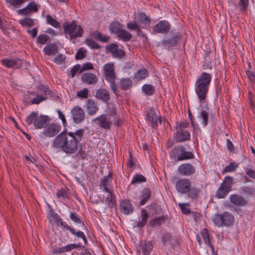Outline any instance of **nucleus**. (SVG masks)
Segmentation results:
<instances>
[{
    "label": "nucleus",
    "mask_w": 255,
    "mask_h": 255,
    "mask_svg": "<svg viewBox=\"0 0 255 255\" xmlns=\"http://www.w3.org/2000/svg\"><path fill=\"white\" fill-rule=\"evenodd\" d=\"M52 146L69 154L75 153L78 150L76 142L69 137L66 130L63 131L56 136L53 141Z\"/></svg>",
    "instance_id": "1"
},
{
    "label": "nucleus",
    "mask_w": 255,
    "mask_h": 255,
    "mask_svg": "<svg viewBox=\"0 0 255 255\" xmlns=\"http://www.w3.org/2000/svg\"><path fill=\"white\" fill-rule=\"evenodd\" d=\"M211 80V74L203 72L195 83V91L201 105L206 102Z\"/></svg>",
    "instance_id": "2"
},
{
    "label": "nucleus",
    "mask_w": 255,
    "mask_h": 255,
    "mask_svg": "<svg viewBox=\"0 0 255 255\" xmlns=\"http://www.w3.org/2000/svg\"><path fill=\"white\" fill-rule=\"evenodd\" d=\"M50 121V119L48 116L45 115L38 116L36 112H33L27 117L25 122L29 126L33 125L36 129H41L45 128Z\"/></svg>",
    "instance_id": "3"
},
{
    "label": "nucleus",
    "mask_w": 255,
    "mask_h": 255,
    "mask_svg": "<svg viewBox=\"0 0 255 255\" xmlns=\"http://www.w3.org/2000/svg\"><path fill=\"white\" fill-rule=\"evenodd\" d=\"M103 70L106 80L110 83L111 89L113 92L117 94L118 86L116 83V75L114 64L109 63L105 64L103 67Z\"/></svg>",
    "instance_id": "4"
},
{
    "label": "nucleus",
    "mask_w": 255,
    "mask_h": 255,
    "mask_svg": "<svg viewBox=\"0 0 255 255\" xmlns=\"http://www.w3.org/2000/svg\"><path fill=\"white\" fill-rule=\"evenodd\" d=\"M234 216L229 212H224L222 214H216L213 218L214 224L218 227H228L234 222Z\"/></svg>",
    "instance_id": "5"
},
{
    "label": "nucleus",
    "mask_w": 255,
    "mask_h": 255,
    "mask_svg": "<svg viewBox=\"0 0 255 255\" xmlns=\"http://www.w3.org/2000/svg\"><path fill=\"white\" fill-rule=\"evenodd\" d=\"M63 26L64 31L65 33L69 34L71 39L82 36L84 32L81 26L78 25L75 20H73L71 23L65 22Z\"/></svg>",
    "instance_id": "6"
},
{
    "label": "nucleus",
    "mask_w": 255,
    "mask_h": 255,
    "mask_svg": "<svg viewBox=\"0 0 255 255\" xmlns=\"http://www.w3.org/2000/svg\"><path fill=\"white\" fill-rule=\"evenodd\" d=\"M107 53H111L114 58L122 59L126 55L124 50L119 48V46L114 43H111L107 45L105 48Z\"/></svg>",
    "instance_id": "7"
},
{
    "label": "nucleus",
    "mask_w": 255,
    "mask_h": 255,
    "mask_svg": "<svg viewBox=\"0 0 255 255\" xmlns=\"http://www.w3.org/2000/svg\"><path fill=\"white\" fill-rule=\"evenodd\" d=\"M175 186L178 193L186 194L188 189L191 186V181L188 178L179 179L176 181Z\"/></svg>",
    "instance_id": "8"
},
{
    "label": "nucleus",
    "mask_w": 255,
    "mask_h": 255,
    "mask_svg": "<svg viewBox=\"0 0 255 255\" xmlns=\"http://www.w3.org/2000/svg\"><path fill=\"white\" fill-rule=\"evenodd\" d=\"M177 172L180 175L190 176L195 173L196 168L194 165L189 163H184L178 167Z\"/></svg>",
    "instance_id": "9"
},
{
    "label": "nucleus",
    "mask_w": 255,
    "mask_h": 255,
    "mask_svg": "<svg viewBox=\"0 0 255 255\" xmlns=\"http://www.w3.org/2000/svg\"><path fill=\"white\" fill-rule=\"evenodd\" d=\"M94 122L97 125L104 129H110L112 124L110 115L106 114L97 117L94 120Z\"/></svg>",
    "instance_id": "10"
},
{
    "label": "nucleus",
    "mask_w": 255,
    "mask_h": 255,
    "mask_svg": "<svg viewBox=\"0 0 255 255\" xmlns=\"http://www.w3.org/2000/svg\"><path fill=\"white\" fill-rule=\"evenodd\" d=\"M61 126L56 123L47 124L43 131V134L46 137H52L55 136L60 130Z\"/></svg>",
    "instance_id": "11"
},
{
    "label": "nucleus",
    "mask_w": 255,
    "mask_h": 255,
    "mask_svg": "<svg viewBox=\"0 0 255 255\" xmlns=\"http://www.w3.org/2000/svg\"><path fill=\"white\" fill-rule=\"evenodd\" d=\"M71 114L74 122L76 124L82 123L85 118V114L84 110L78 106L73 108L71 110Z\"/></svg>",
    "instance_id": "12"
},
{
    "label": "nucleus",
    "mask_w": 255,
    "mask_h": 255,
    "mask_svg": "<svg viewBox=\"0 0 255 255\" xmlns=\"http://www.w3.org/2000/svg\"><path fill=\"white\" fill-rule=\"evenodd\" d=\"M170 29V24L165 20H161L158 22L152 28L153 32L155 33H165Z\"/></svg>",
    "instance_id": "13"
},
{
    "label": "nucleus",
    "mask_w": 255,
    "mask_h": 255,
    "mask_svg": "<svg viewBox=\"0 0 255 255\" xmlns=\"http://www.w3.org/2000/svg\"><path fill=\"white\" fill-rule=\"evenodd\" d=\"M182 37L180 33L176 32L170 38L167 40H164L161 42V45L165 48H170L175 46L179 42Z\"/></svg>",
    "instance_id": "14"
},
{
    "label": "nucleus",
    "mask_w": 255,
    "mask_h": 255,
    "mask_svg": "<svg viewBox=\"0 0 255 255\" xmlns=\"http://www.w3.org/2000/svg\"><path fill=\"white\" fill-rule=\"evenodd\" d=\"M174 138L177 142L189 140L190 139V133L187 130L176 129V132L174 135Z\"/></svg>",
    "instance_id": "15"
},
{
    "label": "nucleus",
    "mask_w": 255,
    "mask_h": 255,
    "mask_svg": "<svg viewBox=\"0 0 255 255\" xmlns=\"http://www.w3.org/2000/svg\"><path fill=\"white\" fill-rule=\"evenodd\" d=\"M1 63L7 68H19L22 65V61L17 58L2 59Z\"/></svg>",
    "instance_id": "16"
},
{
    "label": "nucleus",
    "mask_w": 255,
    "mask_h": 255,
    "mask_svg": "<svg viewBox=\"0 0 255 255\" xmlns=\"http://www.w3.org/2000/svg\"><path fill=\"white\" fill-rule=\"evenodd\" d=\"M120 210L125 215H128L133 211V207L130 202L127 200H122L120 202Z\"/></svg>",
    "instance_id": "17"
},
{
    "label": "nucleus",
    "mask_w": 255,
    "mask_h": 255,
    "mask_svg": "<svg viewBox=\"0 0 255 255\" xmlns=\"http://www.w3.org/2000/svg\"><path fill=\"white\" fill-rule=\"evenodd\" d=\"M69 137L72 140L76 142V145L78 146V143L82 140L84 136V130L82 128H80L75 132H67Z\"/></svg>",
    "instance_id": "18"
},
{
    "label": "nucleus",
    "mask_w": 255,
    "mask_h": 255,
    "mask_svg": "<svg viewBox=\"0 0 255 255\" xmlns=\"http://www.w3.org/2000/svg\"><path fill=\"white\" fill-rule=\"evenodd\" d=\"M96 97L105 103H108L110 99L109 92L105 88H99L96 91Z\"/></svg>",
    "instance_id": "19"
},
{
    "label": "nucleus",
    "mask_w": 255,
    "mask_h": 255,
    "mask_svg": "<svg viewBox=\"0 0 255 255\" xmlns=\"http://www.w3.org/2000/svg\"><path fill=\"white\" fill-rule=\"evenodd\" d=\"M85 108L88 114L90 116L94 115L99 110L97 103L92 99H88L87 101Z\"/></svg>",
    "instance_id": "20"
},
{
    "label": "nucleus",
    "mask_w": 255,
    "mask_h": 255,
    "mask_svg": "<svg viewBox=\"0 0 255 255\" xmlns=\"http://www.w3.org/2000/svg\"><path fill=\"white\" fill-rule=\"evenodd\" d=\"M82 81L89 85H94L98 82L97 76L91 73H83L81 76Z\"/></svg>",
    "instance_id": "21"
},
{
    "label": "nucleus",
    "mask_w": 255,
    "mask_h": 255,
    "mask_svg": "<svg viewBox=\"0 0 255 255\" xmlns=\"http://www.w3.org/2000/svg\"><path fill=\"white\" fill-rule=\"evenodd\" d=\"M230 199L231 202L236 206H245L248 204V202L244 198L236 194L231 195Z\"/></svg>",
    "instance_id": "22"
},
{
    "label": "nucleus",
    "mask_w": 255,
    "mask_h": 255,
    "mask_svg": "<svg viewBox=\"0 0 255 255\" xmlns=\"http://www.w3.org/2000/svg\"><path fill=\"white\" fill-rule=\"evenodd\" d=\"M161 240L164 246L170 244L173 247L178 244L177 239L173 238L172 236L169 233L163 234Z\"/></svg>",
    "instance_id": "23"
},
{
    "label": "nucleus",
    "mask_w": 255,
    "mask_h": 255,
    "mask_svg": "<svg viewBox=\"0 0 255 255\" xmlns=\"http://www.w3.org/2000/svg\"><path fill=\"white\" fill-rule=\"evenodd\" d=\"M147 115L148 120L152 124V127L153 128H156L157 127L158 123L161 124V119L158 117L154 110H150L147 112Z\"/></svg>",
    "instance_id": "24"
},
{
    "label": "nucleus",
    "mask_w": 255,
    "mask_h": 255,
    "mask_svg": "<svg viewBox=\"0 0 255 255\" xmlns=\"http://www.w3.org/2000/svg\"><path fill=\"white\" fill-rule=\"evenodd\" d=\"M112 182V173L109 172L108 175L104 177L100 180V186L103 188V190L107 192H110L108 186Z\"/></svg>",
    "instance_id": "25"
},
{
    "label": "nucleus",
    "mask_w": 255,
    "mask_h": 255,
    "mask_svg": "<svg viewBox=\"0 0 255 255\" xmlns=\"http://www.w3.org/2000/svg\"><path fill=\"white\" fill-rule=\"evenodd\" d=\"M201 192V190L199 188L193 187H189L187 192V197L192 199H197L199 197Z\"/></svg>",
    "instance_id": "26"
},
{
    "label": "nucleus",
    "mask_w": 255,
    "mask_h": 255,
    "mask_svg": "<svg viewBox=\"0 0 255 255\" xmlns=\"http://www.w3.org/2000/svg\"><path fill=\"white\" fill-rule=\"evenodd\" d=\"M58 47L54 43L48 44L43 49L44 53L48 56L54 55L58 51Z\"/></svg>",
    "instance_id": "27"
},
{
    "label": "nucleus",
    "mask_w": 255,
    "mask_h": 255,
    "mask_svg": "<svg viewBox=\"0 0 255 255\" xmlns=\"http://www.w3.org/2000/svg\"><path fill=\"white\" fill-rule=\"evenodd\" d=\"M151 196V191L149 188H144L142 191L141 195L140 196V205L142 206L148 200Z\"/></svg>",
    "instance_id": "28"
},
{
    "label": "nucleus",
    "mask_w": 255,
    "mask_h": 255,
    "mask_svg": "<svg viewBox=\"0 0 255 255\" xmlns=\"http://www.w3.org/2000/svg\"><path fill=\"white\" fill-rule=\"evenodd\" d=\"M139 248L144 255H148L153 249V245L150 242H141Z\"/></svg>",
    "instance_id": "29"
},
{
    "label": "nucleus",
    "mask_w": 255,
    "mask_h": 255,
    "mask_svg": "<svg viewBox=\"0 0 255 255\" xmlns=\"http://www.w3.org/2000/svg\"><path fill=\"white\" fill-rule=\"evenodd\" d=\"M141 217L142 220L141 221H139L137 224V227L138 228L143 227L146 225L147 219L149 218L148 212L145 209H142L141 212Z\"/></svg>",
    "instance_id": "30"
},
{
    "label": "nucleus",
    "mask_w": 255,
    "mask_h": 255,
    "mask_svg": "<svg viewBox=\"0 0 255 255\" xmlns=\"http://www.w3.org/2000/svg\"><path fill=\"white\" fill-rule=\"evenodd\" d=\"M233 183V178L231 176H227L225 177L224 180L221 184L220 186L230 192L231 190Z\"/></svg>",
    "instance_id": "31"
},
{
    "label": "nucleus",
    "mask_w": 255,
    "mask_h": 255,
    "mask_svg": "<svg viewBox=\"0 0 255 255\" xmlns=\"http://www.w3.org/2000/svg\"><path fill=\"white\" fill-rule=\"evenodd\" d=\"M93 36L97 40L103 42H108L110 40V37L107 35L96 31L93 32Z\"/></svg>",
    "instance_id": "32"
},
{
    "label": "nucleus",
    "mask_w": 255,
    "mask_h": 255,
    "mask_svg": "<svg viewBox=\"0 0 255 255\" xmlns=\"http://www.w3.org/2000/svg\"><path fill=\"white\" fill-rule=\"evenodd\" d=\"M182 146H177L171 151V156L173 157L175 161H179V158L181 155L182 151H183Z\"/></svg>",
    "instance_id": "33"
},
{
    "label": "nucleus",
    "mask_w": 255,
    "mask_h": 255,
    "mask_svg": "<svg viewBox=\"0 0 255 255\" xmlns=\"http://www.w3.org/2000/svg\"><path fill=\"white\" fill-rule=\"evenodd\" d=\"M117 35L118 37L124 41H129L132 37V35L130 33L123 29L120 30Z\"/></svg>",
    "instance_id": "34"
},
{
    "label": "nucleus",
    "mask_w": 255,
    "mask_h": 255,
    "mask_svg": "<svg viewBox=\"0 0 255 255\" xmlns=\"http://www.w3.org/2000/svg\"><path fill=\"white\" fill-rule=\"evenodd\" d=\"M183 150L181 153V155L179 158V161L191 159L194 157L193 153L190 151H186L185 148L183 146Z\"/></svg>",
    "instance_id": "35"
},
{
    "label": "nucleus",
    "mask_w": 255,
    "mask_h": 255,
    "mask_svg": "<svg viewBox=\"0 0 255 255\" xmlns=\"http://www.w3.org/2000/svg\"><path fill=\"white\" fill-rule=\"evenodd\" d=\"M142 90L146 95L151 96L154 93L155 88L151 85L144 84L142 87Z\"/></svg>",
    "instance_id": "36"
},
{
    "label": "nucleus",
    "mask_w": 255,
    "mask_h": 255,
    "mask_svg": "<svg viewBox=\"0 0 255 255\" xmlns=\"http://www.w3.org/2000/svg\"><path fill=\"white\" fill-rule=\"evenodd\" d=\"M148 76V71L146 69L139 70L134 75V78L137 80L145 79Z\"/></svg>",
    "instance_id": "37"
},
{
    "label": "nucleus",
    "mask_w": 255,
    "mask_h": 255,
    "mask_svg": "<svg viewBox=\"0 0 255 255\" xmlns=\"http://www.w3.org/2000/svg\"><path fill=\"white\" fill-rule=\"evenodd\" d=\"M249 0H240L238 7L242 13L247 11L249 6Z\"/></svg>",
    "instance_id": "38"
},
{
    "label": "nucleus",
    "mask_w": 255,
    "mask_h": 255,
    "mask_svg": "<svg viewBox=\"0 0 255 255\" xmlns=\"http://www.w3.org/2000/svg\"><path fill=\"white\" fill-rule=\"evenodd\" d=\"M19 23L24 27H32L34 25L33 20L29 17L20 19Z\"/></svg>",
    "instance_id": "39"
},
{
    "label": "nucleus",
    "mask_w": 255,
    "mask_h": 255,
    "mask_svg": "<svg viewBox=\"0 0 255 255\" xmlns=\"http://www.w3.org/2000/svg\"><path fill=\"white\" fill-rule=\"evenodd\" d=\"M109 29L112 32L117 34L122 28L120 23L118 22H114L111 24Z\"/></svg>",
    "instance_id": "40"
},
{
    "label": "nucleus",
    "mask_w": 255,
    "mask_h": 255,
    "mask_svg": "<svg viewBox=\"0 0 255 255\" xmlns=\"http://www.w3.org/2000/svg\"><path fill=\"white\" fill-rule=\"evenodd\" d=\"M201 234L205 243L208 245L209 247L211 248V249L212 250V251H214V248L213 246L210 243L209 234L207 230L205 229H204L202 231Z\"/></svg>",
    "instance_id": "41"
},
{
    "label": "nucleus",
    "mask_w": 255,
    "mask_h": 255,
    "mask_svg": "<svg viewBox=\"0 0 255 255\" xmlns=\"http://www.w3.org/2000/svg\"><path fill=\"white\" fill-rule=\"evenodd\" d=\"M146 181V179L143 175L136 174L133 176L132 180H131V184H134L137 183H140L141 182H145Z\"/></svg>",
    "instance_id": "42"
},
{
    "label": "nucleus",
    "mask_w": 255,
    "mask_h": 255,
    "mask_svg": "<svg viewBox=\"0 0 255 255\" xmlns=\"http://www.w3.org/2000/svg\"><path fill=\"white\" fill-rule=\"evenodd\" d=\"M229 192L227 190L220 186L219 188L216 192L215 196L219 199L224 198Z\"/></svg>",
    "instance_id": "43"
},
{
    "label": "nucleus",
    "mask_w": 255,
    "mask_h": 255,
    "mask_svg": "<svg viewBox=\"0 0 255 255\" xmlns=\"http://www.w3.org/2000/svg\"><path fill=\"white\" fill-rule=\"evenodd\" d=\"M164 221L163 217H159L156 218L151 219L149 221V225L151 227L155 226H160Z\"/></svg>",
    "instance_id": "44"
},
{
    "label": "nucleus",
    "mask_w": 255,
    "mask_h": 255,
    "mask_svg": "<svg viewBox=\"0 0 255 255\" xmlns=\"http://www.w3.org/2000/svg\"><path fill=\"white\" fill-rule=\"evenodd\" d=\"M132 85V81L128 78L123 79L121 80L120 86L123 90H127Z\"/></svg>",
    "instance_id": "45"
},
{
    "label": "nucleus",
    "mask_w": 255,
    "mask_h": 255,
    "mask_svg": "<svg viewBox=\"0 0 255 255\" xmlns=\"http://www.w3.org/2000/svg\"><path fill=\"white\" fill-rule=\"evenodd\" d=\"M46 21L47 23L51 25L55 28H59L60 27V23L56 19H54L50 15L48 14L46 16Z\"/></svg>",
    "instance_id": "46"
},
{
    "label": "nucleus",
    "mask_w": 255,
    "mask_h": 255,
    "mask_svg": "<svg viewBox=\"0 0 255 255\" xmlns=\"http://www.w3.org/2000/svg\"><path fill=\"white\" fill-rule=\"evenodd\" d=\"M108 193L109 194L105 199V202L107 204L109 207L113 208L114 205V198L113 193L111 190H110V192Z\"/></svg>",
    "instance_id": "47"
},
{
    "label": "nucleus",
    "mask_w": 255,
    "mask_h": 255,
    "mask_svg": "<svg viewBox=\"0 0 255 255\" xmlns=\"http://www.w3.org/2000/svg\"><path fill=\"white\" fill-rule=\"evenodd\" d=\"M178 205L184 214L188 215L191 212L189 203H179Z\"/></svg>",
    "instance_id": "48"
},
{
    "label": "nucleus",
    "mask_w": 255,
    "mask_h": 255,
    "mask_svg": "<svg viewBox=\"0 0 255 255\" xmlns=\"http://www.w3.org/2000/svg\"><path fill=\"white\" fill-rule=\"evenodd\" d=\"M72 234L76 236L78 238H81L84 241L85 243H87V239L86 238L83 233V232L81 231L76 232L75 229L70 228V229L69 230Z\"/></svg>",
    "instance_id": "49"
},
{
    "label": "nucleus",
    "mask_w": 255,
    "mask_h": 255,
    "mask_svg": "<svg viewBox=\"0 0 255 255\" xmlns=\"http://www.w3.org/2000/svg\"><path fill=\"white\" fill-rule=\"evenodd\" d=\"M85 43L92 49H98L100 48V46L92 39H86Z\"/></svg>",
    "instance_id": "50"
},
{
    "label": "nucleus",
    "mask_w": 255,
    "mask_h": 255,
    "mask_svg": "<svg viewBox=\"0 0 255 255\" xmlns=\"http://www.w3.org/2000/svg\"><path fill=\"white\" fill-rule=\"evenodd\" d=\"M38 89L39 91L44 93V94L46 95L49 96L50 97L53 96V95L54 94V93H53L50 90H49L48 87L43 85H41L39 86L38 87Z\"/></svg>",
    "instance_id": "51"
},
{
    "label": "nucleus",
    "mask_w": 255,
    "mask_h": 255,
    "mask_svg": "<svg viewBox=\"0 0 255 255\" xmlns=\"http://www.w3.org/2000/svg\"><path fill=\"white\" fill-rule=\"evenodd\" d=\"M66 59V56L63 54L57 55L54 59V62L58 65L64 63Z\"/></svg>",
    "instance_id": "52"
},
{
    "label": "nucleus",
    "mask_w": 255,
    "mask_h": 255,
    "mask_svg": "<svg viewBox=\"0 0 255 255\" xmlns=\"http://www.w3.org/2000/svg\"><path fill=\"white\" fill-rule=\"evenodd\" d=\"M47 99V97L42 96L39 95H36L31 101L32 104H39L41 102Z\"/></svg>",
    "instance_id": "53"
},
{
    "label": "nucleus",
    "mask_w": 255,
    "mask_h": 255,
    "mask_svg": "<svg viewBox=\"0 0 255 255\" xmlns=\"http://www.w3.org/2000/svg\"><path fill=\"white\" fill-rule=\"evenodd\" d=\"M200 116L202 120V124L205 126H207L209 118L208 113L205 111H202L201 112Z\"/></svg>",
    "instance_id": "54"
},
{
    "label": "nucleus",
    "mask_w": 255,
    "mask_h": 255,
    "mask_svg": "<svg viewBox=\"0 0 255 255\" xmlns=\"http://www.w3.org/2000/svg\"><path fill=\"white\" fill-rule=\"evenodd\" d=\"M77 96L83 99H87L89 97V90L87 88H84L83 90L78 91Z\"/></svg>",
    "instance_id": "55"
},
{
    "label": "nucleus",
    "mask_w": 255,
    "mask_h": 255,
    "mask_svg": "<svg viewBox=\"0 0 255 255\" xmlns=\"http://www.w3.org/2000/svg\"><path fill=\"white\" fill-rule=\"evenodd\" d=\"M6 1L14 7H17L25 2V0H6Z\"/></svg>",
    "instance_id": "56"
},
{
    "label": "nucleus",
    "mask_w": 255,
    "mask_h": 255,
    "mask_svg": "<svg viewBox=\"0 0 255 255\" xmlns=\"http://www.w3.org/2000/svg\"><path fill=\"white\" fill-rule=\"evenodd\" d=\"M26 7L32 13L36 12L38 10L37 5L34 1L29 2Z\"/></svg>",
    "instance_id": "57"
},
{
    "label": "nucleus",
    "mask_w": 255,
    "mask_h": 255,
    "mask_svg": "<svg viewBox=\"0 0 255 255\" xmlns=\"http://www.w3.org/2000/svg\"><path fill=\"white\" fill-rule=\"evenodd\" d=\"M237 167V165H236L235 163L232 162L230 165L225 166L224 171L223 173L234 171L236 170Z\"/></svg>",
    "instance_id": "58"
},
{
    "label": "nucleus",
    "mask_w": 255,
    "mask_h": 255,
    "mask_svg": "<svg viewBox=\"0 0 255 255\" xmlns=\"http://www.w3.org/2000/svg\"><path fill=\"white\" fill-rule=\"evenodd\" d=\"M243 191L247 194L249 195H255V188L253 186L252 187H244L243 188Z\"/></svg>",
    "instance_id": "59"
},
{
    "label": "nucleus",
    "mask_w": 255,
    "mask_h": 255,
    "mask_svg": "<svg viewBox=\"0 0 255 255\" xmlns=\"http://www.w3.org/2000/svg\"><path fill=\"white\" fill-rule=\"evenodd\" d=\"M49 37L45 34H40L37 38V42L38 43L44 44L47 41Z\"/></svg>",
    "instance_id": "60"
},
{
    "label": "nucleus",
    "mask_w": 255,
    "mask_h": 255,
    "mask_svg": "<svg viewBox=\"0 0 255 255\" xmlns=\"http://www.w3.org/2000/svg\"><path fill=\"white\" fill-rule=\"evenodd\" d=\"M85 53L86 51L84 50L83 48H80L76 54L75 59L77 60L82 59L85 57H86Z\"/></svg>",
    "instance_id": "61"
},
{
    "label": "nucleus",
    "mask_w": 255,
    "mask_h": 255,
    "mask_svg": "<svg viewBox=\"0 0 255 255\" xmlns=\"http://www.w3.org/2000/svg\"><path fill=\"white\" fill-rule=\"evenodd\" d=\"M127 27L130 30H136L138 34L141 31L139 26L136 23H128L127 24Z\"/></svg>",
    "instance_id": "62"
},
{
    "label": "nucleus",
    "mask_w": 255,
    "mask_h": 255,
    "mask_svg": "<svg viewBox=\"0 0 255 255\" xmlns=\"http://www.w3.org/2000/svg\"><path fill=\"white\" fill-rule=\"evenodd\" d=\"M139 19L141 22L144 23L148 24L150 21L149 18L144 13H139Z\"/></svg>",
    "instance_id": "63"
},
{
    "label": "nucleus",
    "mask_w": 255,
    "mask_h": 255,
    "mask_svg": "<svg viewBox=\"0 0 255 255\" xmlns=\"http://www.w3.org/2000/svg\"><path fill=\"white\" fill-rule=\"evenodd\" d=\"M48 219L49 222L51 223H53L55 220H60V217L58 215L57 213L54 212H51L48 215Z\"/></svg>",
    "instance_id": "64"
}]
</instances>
